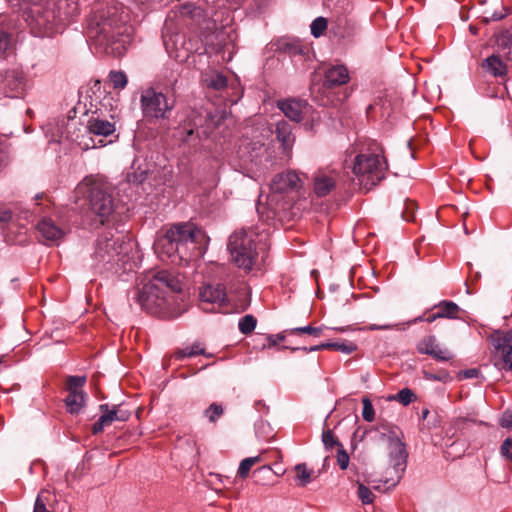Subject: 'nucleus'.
Masks as SVG:
<instances>
[{
	"instance_id": "2",
	"label": "nucleus",
	"mask_w": 512,
	"mask_h": 512,
	"mask_svg": "<svg viewBox=\"0 0 512 512\" xmlns=\"http://www.w3.org/2000/svg\"><path fill=\"white\" fill-rule=\"evenodd\" d=\"M201 231L192 224L182 223L171 227L158 237L154 243V251L164 262L174 265L187 264L198 256L196 239Z\"/></svg>"
},
{
	"instance_id": "62",
	"label": "nucleus",
	"mask_w": 512,
	"mask_h": 512,
	"mask_svg": "<svg viewBox=\"0 0 512 512\" xmlns=\"http://www.w3.org/2000/svg\"><path fill=\"white\" fill-rule=\"evenodd\" d=\"M503 17H504V15H503V14H493V16H492V18H493L494 20H500V19H502Z\"/></svg>"
},
{
	"instance_id": "30",
	"label": "nucleus",
	"mask_w": 512,
	"mask_h": 512,
	"mask_svg": "<svg viewBox=\"0 0 512 512\" xmlns=\"http://www.w3.org/2000/svg\"><path fill=\"white\" fill-rule=\"evenodd\" d=\"M496 42L501 50L506 51L507 59L512 61V31L506 30L500 33Z\"/></svg>"
},
{
	"instance_id": "33",
	"label": "nucleus",
	"mask_w": 512,
	"mask_h": 512,
	"mask_svg": "<svg viewBox=\"0 0 512 512\" xmlns=\"http://www.w3.org/2000/svg\"><path fill=\"white\" fill-rule=\"evenodd\" d=\"M258 462H260L259 456L248 457V458L243 459L240 462V465L238 468V472H237L238 476L242 479L246 478L248 476L252 466Z\"/></svg>"
},
{
	"instance_id": "60",
	"label": "nucleus",
	"mask_w": 512,
	"mask_h": 512,
	"mask_svg": "<svg viewBox=\"0 0 512 512\" xmlns=\"http://www.w3.org/2000/svg\"><path fill=\"white\" fill-rule=\"evenodd\" d=\"M253 145H254L253 150H256V149H258L259 151L266 150L263 144L254 143Z\"/></svg>"
},
{
	"instance_id": "48",
	"label": "nucleus",
	"mask_w": 512,
	"mask_h": 512,
	"mask_svg": "<svg viewBox=\"0 0 512 512\" xmlns=\"http://www.w3.org/2000/svg\"><path fill=\"white\" fill-rule=\"evenodd\" d=\"M11 45V35L3 30H0V53H4Z\"/></svg>"
},
{
	"instance_id": "59",
	"label": "nucleus",
	"mask_w": 512,
	"mask_h": 512,
	"mask_svg": "<svg viewBox=\"0 0 512 512\" xmlns=\"http://www.w3.org/2000/svg\"><path fill=\"white\" fill-rule=\"evenodd\" d=\"M440 317H437V311L432 313V314H429V315H425V322H428V323H432L434 322L436 319H439Z\"/></svg>"
},
{
	"instance_id": "34",
	"label": "nucleus",
	"mask_w": 512,
	"mask_h": 512,
	"mask_svg": "<svg viewBox=\"0 0 512 512\" xmlns=\"http://www.w3.org/2000/svg\"><path fill=\"white\" fill-rule=\"evenodd\" d=\"M257 324V320L253 315H245L243 316L238 323V327L241 333L247 335L251 333Z\"/></svg>"
},
{
	"instance_id": "38",
	"label": "nucleus",
	"mask_w": 512,
	"mask_h": 512,
	"mask_svg": "<svg viewBox=\"0 0 512 512\" xmlns=\"http://www.w3.org/2000/svg\"><path fill=\"white\" fill-rule=\"evenodd\" d=\"M363 410L362 417L367 422H372L375 419V411L372 405V402L369 398L364 397L362 399Z\"/></svg>"
},
{
	"instance_id": "15",
	"label": "nucleus",
	"mask_w": 512,
	"mask_h": 512,
	"mask_svg": "<svg viewBox=\"0 0 512 512\" xmlns=\"http://www.w3.org/2000/svg\"><path fill=\"white\" fill-rule=\"evenodd\" d=\"M277 107L287 118L298 123L302 121L303 115L308 109V103L305 100L286 99L278 101Z\"/></svg>"
},
{
	"instance_id": "5",
	"label": "nucleus",
	"mask_w": 512,
	"mask_h": 512,
	"mask_svg": "<svg viewBox=\"0 0 512 512\" xmlns=\"http://www.w3.org/2000/svg\"><path fill=\"white\" fill-rule=\"evenodd\" d=\"M267 239L268 234L257 227L236 230L228 242V250L235 264L245 271H251L258 257V245L265 244Z\"/></svg>"
},
{
	"instance_id": "44",
	"label": "nucleus",
	"mask_w": 512,
	"mask_h": 512,
	"mask_svg": "<svg viewBox=\"0 0 512 512\" xmlns=\"http://www.w3.org/2000/svg\"><path fill=\"white\" fill-rule=\"evenodd\" d=\"M349 461H350V458H349L348 453L343 448V445H339V448L337 450V463H338L339 467L342 470L347 469V467L349 465Z\"/></svg>"
},
{
	"instance_id": "7",
	"label": "nucleus",
	"mask_w": 512,
	"mask_h": 512,
	"mask_svg": "<svg viewBox=\"0 0 512 512\" xmlns=\"http://www.w3.org/2000/svg\"><path fill=\"white\" fill-rule=\"evenodd\" d=\"M386 169V160L382 150L378 148L372 152L359 153L353 163V173L366 189H370L384 179Z\"/></svg>"
},
{
	"instance_id": "24",
	"label": "nucleus",
	"mask_w": 512,
	"mask_h": 512,
	"mask_svg": "<svg viewBox=\"0 0 512 512\" xmlns=\"http://www.w3.org/2000/svg\"><path fill=\"white\" fill-rule=\"evenodd\" d=\"M389 440L391 463L396 470H403L407 458L405 445L397 437H389Z\"/></svg>"
},
{
	"instance_id": "52",
	"label": "nucleus",
	"mask_w": 512,
	"mask_h": 512,
	"mask_svg": "<svg viewBox=\"0 0 512 512\" xmlns=\"http://www.w3.org/2000/svg\"><path fill=\"white\" fill-rule=\"evenodd\" d=\"M286 333L285 331L283 333H278L276 335H270L268 337V342H269V346H276L278 345V343L280 341H284L285 340V334Z\"/></svg>"
},
{
	"instance_id": "10",
	"label": "nucleus",
	"mask_w": 512,
	"mask_h": 512,
	"mask_svg": "<svg viewBox=\"0 0 512 512\" xmlns=\"http://www.w3.org/2000/svg\"><path fill=\"white\" fill-rule=\"evenodd\" d=\"M27 80L19 68L0 72V93L9 98H23L26 93Z\"/></svg>"
},
{
	"instance_id": "63",
	"label": "nucleus",
	"mask_w": 512,
	"mask_h": 512,
	"mask_svg": "<svg viewBox=\"0 0 512 512\" xmlns=\"http://www.w3.org/2000/svg\"><path fill=\"white\" fill-rule=\"evenodd\" d=\"M428 414H429V410H428V409H424V410H422V418H423V419H426V418H427V416H428Z\"/></svg>"
},
{
	"instance_id": "3",
	"label": "nucleus",
	"mask_w": 512,
	"mask_h": 512,
	"mask_svg": "<svg viewBox=\"0 0 512 512\" xmlns=\"http://www.w3.org/2000/svg\"><path fill=\"white\" fill-rule=\"evenodd\" d=\"M182 284L179 279L167 270L156 272L152 278L136 292V301L149 314L161 318H176L181 313L170 312V301L167 292H180Z\"/></svg>"
},
{
	"instance_id": "1",
	"label": "nucleus",
	"mask_w": 512,
	"mask_h": 512,
	"mask_svg": "<svg viewBox=\"0 0 512 512\" xmlns=\"http://www.w3.org/2000/svg\"><path fill=\"white\" fill-rule=\"evenodd\" d=\"M126 32L127 28L116 7H98L88 17L87 36L100 53L122 56L128 43Z\"/></svg>"
},
{
	"instance_id": "8",
	"label": "nucleus",
	"mask_w": 512,
	"mask_h": 512,
	"mask_svg": "<svg viewBox=\"0 0 512 512\" xmlns=\"http://www.w3.org/2000/svg\"><path fill=\"white\" fill-rule=\"evenodd\" d=\"M140 105L144 118L154 123L169 118L175 108V100L154 88H148L141 94Z\"/></svg>"
},
{
	"instance_id": "57",
	"label": "nucleus",
	"mask_w": 512,
	"mask_h": 512,
	"mask_svg": "<svg viewBox=\"0 0 512 512\" xmlns=\"http://www.w3.org/2000/svg\"><path fill=\"white\" fill-rule=\"evenodd\" d=\"M188 353H189V347H186L184 349H180L177 352H175L174 358L176 360H182V359H184L186 357H189Z\"/></svg>"
},
{
	"instance_id": "6",
	"label": "nucleus",
	"mask_w": 512,
	"mask_h": 512,
	"mask_svg": "<svg viewBox=\"0 0 512 512\" xmlns=\"http://www.w3.org/2000/svg\"><path fill=\"white\" fill-rule=\"evenodd\" d=\"M23 18L35 36H52L60 29L53 1L29 5L23 11Z\"/></svg>"
},
{
	"instance_id": "18",
	"label": "nucleus",
	"mask_w": 512,
	"mask_h": 512,
	"mask_svg": "<svg viewBox=\"0 0 512 512\" xmlns=\"http://www.w3.org/2000/svg\"><path fill=\"white\" fill-rule=\"evenodd\" d=\"M350 79L349 71L346 66L337 64L329 67L325 71L324 86L332 88L346 84Z\"/></svg>"
},
{
	"instance_id": "11",
	"label": "nucleus",
	"mask_w": 512,
	"mask_h": 512,
	"mask_svg": "<svg viewBox=\"0 0 512 512\" xmlns=\"http://www.w3.org/2000/svg\"><path fill=\"white\" fill-rule=\"evenodd\" d=\"M200 308L204 312H215L226 303L227 295L222 284H205L199 289Z\"/></svg>"
},
{
	"instance_id": "20",
	"label": "nucleus",
	"mask_w": 512,
	"mask_h": 512,
	"mask_svg": "<svg viewBox=\"0 0 512 512\" xmlns=\"http://www.w3.org/2000/svg\"><path fill=\"white\" fill-rule=\"evenodd\" d=\"M274 133L277 140L281 143L283 151L289 153L295 142L293 126L285 120L278 121Z\"/></svg>"
},
{
	"instance_id": "32",
	"label": "nucleus",
	"mask_w": 512,
	"mask_h": 512,
	"mask_svg": "<svg viewBox=\"0 0 512 512\" xmlns=\"http://www.w3.org/2000/svg\"><path fill=\"white\" fill-rule=\"evenodd\" d=\"M109 80L115 90H122L126 87L128 79L123 71H110Z\"/></svg>"
},
{
	"instance_id": "51",
	"label": "nucleus",
	"mask_w": 512,
	"mask_h": 512,
	"mask_svg": "<svg viewBox=\"0 0 512 512\" xmlns=\"http://www.w3.org/2000/svg\"><path fill=\"white\" fill-rule=\"evenodd\" d=\"M502 359L507 370L512 371V347L502 353Z\"/></svg>"
},
{
	"instance_id": "64",
	"label": "nucleus",
	"mask_w": 512,
	"mask_h": 512,
	"mask_svg": "<svg viewBox=\"0 0 512 512\" xmlns=\"http://www.w3.org/2000/svg\"><path fill=\"white\" fill-rule=\"evenodd\" d=\"M260 427H262V428H264V427H265V425H264V423H263V422H262L260 425H258V426H257V430H256L257 435H259V429H260Z\"/></svg>"
},
{
	"instance_id": "27",
	"label": "nucleus",
	"mask_w": 512,
	"mask_h": 512,
	"mask_svg": "<svg viewBox=\"0 0 512 512\" xmlns=\"http://www.w3.org/2000/svg\"><path fill=\"white\" fill-rule=\"evenodd\" d=\"M492 343L497 351L501 354L508 350V347H512V329L508 330H497L492 336Z\"/></svg>"
},
{
	"instance_id": "14",
	"label": "nucleus",
	"mask_w": 512,
	"mask_h": 512,
	"mask_svg": "<svg viewBox=\"0 0 512 512\" xmlns=\"http://www.w3.org/2000/svg\"><path fill=\"white\" fill-rule=\"evenodd\" d=\"M37 230L46 244H57L65 236L64 229L48 217H43L38 222Z\"/></svg>"
},
{
	"instance_id": "26",
	"label": "nucleus",
	"mask_w": 512,
	"mask_h": 512,
	"mask_svg": "<svg viewBox=\"0 0 512 512\" xmlns=\"http://www.w3.org/2000/svg\"><path fill=\"white\" fill-rule=\"evenodd\" d=\"M66 409L70 414H79L85 406L86 394L82 392H68L65 398Z\"/></svg>"
},
{
	"instance_id": "21",
	"label": "nucleus",
	"mask_w": 512,
	"mask_h": 512,
	"mask_svg": "<svg viewBox=\"0 0 512 512\" xmlns=\"http://www.w3.org/2000/svg\"><path fill=\"white\" fill-rule=\"evenodd\" d=\"M300 179L295 172L277 174L271 182V190L275 193H283L298 186Z\"/></svg>"
},
{
	"instance_id": "42",
	"label": "nucleus",
	"mask_w": 512,
	"mask_h": 512,
	"mask_svg": "<svg viewBox=\"0 0 512 512\" xmlns=\"http://www.w3.org/2000/svg\"><path fill=\"white\" fill-rule=\"evenodd\" d=\"M322 442L326 449H331L334 446L339 448V445H342L331 430H326L322 433Z\"/></svg>"
},
{
	"instance_id": "47",
	"label": "nucleus",
	"mask_w": 512,
	"mask_h": 512,
	"mask_svg": "<svg viewBox=\"0 0 512 512\" xmlns=\"http://www.w3.org/2000/svg\"><path fill=\"white\" fill-rule=\"evenodd\" d=\"M197 10L198 9L193 4L186 3L179 7V15L193 18Z\"/></svg>"
},
{
	"instance_id": "55",
	"label": "nucleus",
	"mask_w": 512,
	"mask_h": 512,
	"mask_svg": "<svg viewBox=\"0 0 512 512\" xmlns=\"http://www.w3.org/2000/svg\"><path fill=\"white\" fill-rule=\"evenodd\" d=\"M395 327H397L396 324H381V325H377V324H371L368 326V330H371V331H375V330H392L394 329Z\"/></svg>"
},
{
	"instance_id": "23",
	"label": "nucleus",
	"mask_w": 512,
	"mask_h": 512,
	"mask_svg": "<svg viewBox=\"0 0 512 512\" xmlns=\"http://www.w3.org/2000/svg\"><path fill=\"white\" fill-rule=\"evenodd\" d=\"M481 67L484 71L496 78H503L507 75L508 67L499 55L492 54L485 58Z\"/></svg>"
},
{
	"instance_id": "50",
	"label": "nucleus",
	"mask_w": 512,
	"mask_h": 512,
	"mask_svg": "<svg viewBox=\"0 0 512 512\" xmlns=\"http://www.w3.org/2000/svg\"><path fill=\"white\" fill-rule=\"evenodd\" d=\"M189 357H194L198 355H205V349L201 346L200 343H194L189 347Z\"/></svg>"
},
{
	"instance_id": "12",
	"label": "nucleus",
	"mask_w": 512,
	"mask_h": 512,
	"mask_svg": "<svg viewBox=\"0 0 512 512\" xmlns=\"http://www.w3.org/2000/svg\"><path fill=\"white\" fill-rule=\"evenodd\" d=\"M339 172L331 167L319 168L313 175V193L321 198L329 195L337 187Z\"/></svg>"
},
{
	"instance_id": "49",
	"label": "nucleus",
	"mask_w": 512,
	"mask_h": 512,
	"mask_svg": "<svg viewBox=\"0 0 512 512\" xmlns=\"http://www.w3.org/2000/svg\"><path fill=\"white\" fill-rule=\"evenodd\" d=\"M499 425L502 427V428H505V429H508V430H512V411L510 410H506L500 420H499Z\"/></svg>"
},
{
	"instance_id": "28",
	"label": "nucleus",
	"mask_w": 512,
	"mask_h": 512,
	"mask_svg": "<svg viewBox=\"0 0 512 512\" xmlns=\"http://www.w3.org/2000/svg\"><path fill=\"white\" fill-rule=\"evenodd\" d=\"M434 309L437 311V317L448 319L458 318L460 311V307L455 302L448 300L440 301L434 306Z\"/></svg>"
},
{
	"instance_id": "9",
	"label": "nucleus",
	"mask_w": 512,
	"mask_h": 512,
	"mask_svg": "<svg viewBox=\"0 0 512 512\" xmlns=\"http://www.w3.org/2000/svg\"><path fill=\"white\" fill-rule=\"evenodd\" d=\"M123 242L117 239H109L107 237L99 238L97 240L96 248L94 251V260L98 265L112 268L123 261Z\"/></svg>"
},
{
	"instance_id": "58",
	"label": "nucleus",
	"mask_w": 512,
	"mask_h": 512,
	"mask_svg": "<svg viewBox=\"0 0 512 512\" xmlns=\"http://www.w3.org/2000/svg\"><path fill=\"white\" fill-rule=\"evenodd\" d=\"M12 218V213L9 210L0 212V222H9Z\"/></svg>"
},
{
	"instance_id": "35",
	"label": "nucleus",
	"mask_w": 512,
	"mask_h": 512,
	"mask_svg": "<svg viewBox=\"0 0 512 512\" xmlns=\"http://www.w3.org/2000/svg\"><path fill=\"white\" fill-rule=\"evenodd\" d=\"M86 383V376H69L66 382L68 392H82Z\"/></svg>"
},
{
	"instance_id": "54",
	"label": "nucleus",
	"mask_w": 512,
	"mask_h": 512,
	"mask_svg": "<svg viewBox=\"0 0 512 512\" xmlns=\"http://www.w3.org/2000/svg\"><path fill=\"white\" fill-rule=\"evenodd\" d=\"M116 414H117V421H127L130 417V412L127 410H123L120 408V406L116 405Z\"/></svg>"
},
{
	"instance_id": "16",
	"label": "nucleus",
	"mask_w": 512,
	"mask_h": 512,
	"mask_svg": "<svg viewBox=\"0 0 512 512\" xmlns=\"http://www.w3.org/2000/svg\"><path fill=\"white\" fill-rule=\"evenodd\" d=\"M202 116L196 110H189L186 114V119L183 123H180L178 130V137L181 141L189 143L195 133L198 126L202 125Z\"/></svg>"
},
{
	"instance_id": "19",
	"label": "nucleus",
	"mask_w": 512,
	"mask_h": 512,
	"mask_svg": "<svg viewBox=\"0 0 512 512\" xmlns=\"http://www.w3.org/2000/svg\"><path fill=\"white\" fill-rule=\"evenodd\" d=\"M87 132L94 136L108 137L114 134L115 123L92 115L87 121Z\"/></svg>"
},
{
	"instance_id": "22",
	"label": "nucleus",
	"mask_w": 512,
	"mask_h": 512,
	"mask_svg": "<svg viewBox=\"0 0 512 512\" xmlns=\"http://www.w3.org/2000/svg\"><path fill=\"white\" fill-rule=\"evenodd\" d=\"M277 50L285 53L291 58L303 57L306 59L310 49L307 45L302 44L299 40H280L277 44Z\"/></svg>"
},
{
	"instance_id": "4",
	"label": "nucleus",
	"mask_w": 512,
	"mask_h": 512,
	"mask_svg": "<svg viewBox=\"0 0 512 512\" xmlns=\"http://www.w3.org/2000/svg\"><path fill=\"white\" fill-rule=\"evenodd\" d=\"M77 198L82 197L94 221L103 225L115 210L114 197L109 183L101 176H86L75 188Z\"/></svg>"
},
{
	"instance_id": "45",
	"label": "nucleus",
	"mask_w": 512,
	"mask_h": 512,
	"mask_svg": "<svg viewBox=\"0 0 512 512\" xmlns=\"http://www.w3.org/2000/svg\"><path fill=\"white\" fill-rule=\"evenodd\" d=\"M500 455L502 458L512 461V438H506L500 446Z\"/></svg>"
},
{
	"instance_id": "61",
	"label": "nucleus",
	"mask_w": 512,
	"mask_h": 512,
	"mask_svg": "<svg viewBox=\"0 0 512 512\" xmlns=\"http://www.w3.org/2000/svg\"><path fill=\"white\" fill-rule=\"evenodd\" d=\"M424 321H425V314L415 318L411 323L424 322Z\"/></svg>"
},
{
	"instance_id": "31",
	"label": "nucleus",
	"mask_w": 512,
	"mask_h": 512,
	"mask_svg": "<svg viewBox=\"0 0 512 512\" xmlns=\"http://www.w3.org/2000/svg\"><path fill=\"white\" fill-rule=\"evenodd\" d=\"M285 332H288L290 335H302L307 334L309 336H312L314 338H318L322 335L323 328L322 327H313L311 325L303 326V327H295L286 330Z\"/></svg>"
},
{
	"instance_id": "25",
	"label": "nucleus",
	"mask_w": 512,
	"mask_h": 512,
	"mask_svg": "<svg viewBox=\"0 0 512 512\" xmlns=\"http://www.w3.org/2000/svg\"><path fill=\"white\" fill-rule=\"evenodd\" d=\"M304 351H320L323 349H334L345 354H351L357 349V346L353 342H326L319 345L312 346L310 348H302Z\"/></svg>"
},
{
	"instance_id": "39",
	"label": "nucleus",
	"mask_w": 512,
	"mask_h": 512,
	"mask_svg": "<svg viewBox=\"0 0 512 512\" xmlns=\"http://www.w3.org/2000/svg\"><path fill=\"white\" fill-rule=\"evenodd\" d=\"M295 470L297 472V479L299 480L300 486H305L307 483L310 482L311 473L307 469L305 464L296 465Z\"/></svg>"
},
{
	"instance_id": "29",
	"label": "nucleus",
	"mask_w": 512,
	"mask_h": 512,
	"mask_svg": "<svg viewBox=\"0 0 512 512\" xmlns=\"http://www.w3.org/2000/svg\"><path fill=\"white\" fill-rule=\"evenodd\" d=\"M202 81L207 88L215 91L223 90L227 86V78L223 74L217 72L206 73L203 76Z\"/></svg>"
},
{
	"instance_id": "40",
	"label": "nucleus",
	"mask_w": 512,
	"mask_h": 512,
	"mask_svg": "<svg viewBox=\"0 0 512 512\" xmlns=\"http://www.w3.org/2000/svg\"><path fill=\"white\" fill-rule=\"evenodd\" d=\"M394 398L406 406L410 404L416 398V396L411 389L403 388Z\"/></svg>"
},
{
	"instance_id": "13",
	"label": "nucleus",
	"mask_w": 512,
	"mask_h": 512,
	"mask_svg": "<svg viewBox=\"0 0 512 512\" xmlns=\"http://www.w3.org/2000/svg\"><path fill=\"white\" fill-rule=\"evenodd\" d=\"M417 351L441 362H447L453 358L452 353L448 349L439 346L436 337L433 335L422 338L417 344Z\"/></svg>"
},
{
	"instance_id": "53",
	"label": "nucleus",
	"mask_w": 512,
	"mask_h": 512,
	"mask_svg": "<svg viewBox=\"0 0 512 512\" xmlns=\"http://www.w3.org/2000/svg\"><path fill=\"white\" fill-rule=\"evenodd\" d=\"M480 371L476 368L466 369L460 373V375L465 379H473L477 378Z\"/></svg>"
},
{
	"instance_id": "56",
	"label": "nucleus",
	"mask_w": 512,
	"mask_h": 512,
	"mask_svg": "<svg viewBox=\"0 0 512 512\" xmlns=\"http://www.w3.org/2000/svg\"><path fill=\"white\" fill-rule=\"evenodd\" d=\"M427 379L437 380V381H447L450 376L447 372H443L440 374H430L426 377Z\"/></svg>"
},
{
	"instance_id": "46",
	"label": "nucleus",
	"mask_w": 512,
	"mask_h": 512,
	"mask_svg": "<svg viewBox=\"0 0 512 512\" xmlns=\"http://www.w3.org/2000/svg\"><path fill=\"white\" fill-rule=\"evenodd\" d=\"M99 409H100L101 413H104V415L109 418L111 423H113L114 421H117L116 405H113L110 408V406L108 404H101L99 406Z\"/></svg>"
},
{
	"instance_id": "36",
	"label": "nucleus",
	"mask_w": 512,
	"mask_h": 512,
	"mask_svg": "<svg viewBox=\"0 0 512 512\" xmlns=\"http://www.w3.org/2000/svg\"><path fill=\"white\" fill-rule=\"evenodd\" d=\"M224 413L222 404L212 403L205 411L204 415L208 418L209 422L215 423Z\"/></svg>"
},
{
	"instance_id": "43",
	"label": "nucleus",
	"mask_w": 512,
	"mask_h": 512,
	"mask_svg": "<svg viewBox=\"0 0 512 512\" xmlns=\"http://www.w3.org/2000/svg\"><path fill=\"white\" fill-rule=\"evenodd\" d=\"M109 418L104 415V413L101 414L99 419L92 425V433L94 435L101 433L106 426L111 425Z\"/></svg>"
},
{
	"instance_id": "41",
	"label": "nucleus",
	"mask_w": 512,
	"mask_h": 512,
	"mask_svg": "<svg viewBox=\"0 0 512 512\" xmlns=\"http://www.w3.org/2000/svg\"><path fill=\"white\" fill-rule=\"evenodd\" d=\"M357 494L363 504H371L373 502L374 494L365 485H363V484L358 485Z\"/></svg>"
},
{
	"instance_id": "37",
	"label": "nucleus",
	"mask_w": 512,
	"mask_h": 512,
	"mask_svg": "<svg viewBox=\"0 0 512 512\" xmlns=\"http://www.w3.org/2000/svg\"><path fill=\"white\" fill-rule=\"evenodd\" d=\"M327 24L328 23H327L326 18L317 17L311 23V26H310L311 34L316 38L320 37L324 33V31L327 29Z\"/></svg>"
},
{
	"instance_id": "17",
	"label": "nucleus",
	"mask_w": 512,
	"mask_h": 512,
	"mask_svg": "<svg viewBox=\"0 0 512 512\" xmlns=\"http://www.w3.org/2000/svg\"><path fill=\"white\" fill-rule=\"evenodd\" d=\"M53 3L55 4L56 17L59 18L60 28L79 14L77 0H58Z\"/></svg>"
}]
</instances>
